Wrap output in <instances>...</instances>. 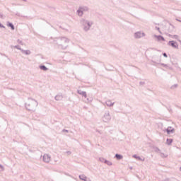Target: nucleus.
<instances>
[{
    "instance_id": "nucleus-10",
    "label": "nucleus",
    "mask_w": 181,
    "mask_h": 181,
    "mask_svg": "<svg viewBox=\"0 0 181 181\" xmlns=\"http://www.w3.org/2000/svg\"><path fill=\"white\" fill-rule=\"evenodd\" d=\"M163 57H168V55L166 54V53H164V54H163Z\"/></svg>"
},
{
    "instance_id": "nucleus-8",
    "label": "nucleus",
    "mask_w": 181,
    "mask_h": 181,
    "mask_svg": "<svg viewBox=\"0 0 181 181\" xmlns=\"http://www.w3.org/2000/svg\"><path fill=\"white\" fill-rule=\"evenodd\" d=\"M168 134H170V132H173V129L170 130L169 128L167 129Z\"/></svg>"
},
{
    "instance_id": "nucleus-4",
    "label": "nucleus",
    "mask_w": 181,
    "mask_h": 181,
    "mask_svg": "<svg viewBox=\"0 0 181 181\" xmlns=\"http://www.w3.org/2000/svg\"><path fill=\"white\" fill-rule=\"evenodd\" d=\"M8 26H9L10 28H11L12 30H13L15 29V27H13V23H9L8 24Z\"/></svg>"
},
{
    "instance_id": "nucleus-2",
    "label": "nucleus",
    "mask_w": 181,
    "mask_h": 181,
    "mask_svg": "<svg viewBox=\"0 0 181 181\" xmlns=\"http://www.w3.org/2000/svg\"><path fill=\"white\" fill-rule=\"evenodd\" d=\"M169 45H171L173 47H177V44L176 42H174L173 41L170 42Z\"/></svg>"
},
{
    "instance_id": "nucleus-9",
    "label": "nucleus",
    "mask_w": 181,
    "mask_h": 181,
    "mask_svg": "<svg viewBox=\"0 0 181 181\" xmlns=\"http://www.w3.org/2000/svg\"><path fill=\"white\" fill-rule=\"evenodd\" d=\"M83 95H84V97H87V94L86 93V92L83 93Z\"/></svg>"
},
{
    "instance_id": "nucleus-6",
    "label": "nucleus",
    "mask_w": 181,
    "mask_h": 181,
    "mask_svg": "<svg viewBox=\"0 0 181 181\" xmlns=\"http://www.w3.org/2000/svg\"><path fill=\"white\" fill-rule=\"evenodd\" d=\"M40 69H41V70H44V71L47 70V68L45 66H40Z\"/></svg>"
},
{
    "instance_id": "nucleus-5",
    "label": "nucleus",
    "mask_w": 181,
    "mask_h": 181,
    "mask_svg": "<svg viewBox=\"0 0 181 181\" xmlns=\"http://www.w3.org/2000/svg\"><path fill=\"white\" fill-rule=\"evenodd\" d=\"M78 15L79 16H83V11L81 10H78Z\"/></svg>"
},
{
    "instance_id": "nucleus-11",
    "label": "nucleus",
    "mask_w": 181,
    "mask_h": 181,
    "mask_svg": "<svg viewBox=\"0 0 181 181\" xmlns=\"http://www.w3.org/2000/svg\"><path fill=\"white\" fill-rule=\"evenodd\" d=\"M106 104H107V105L110 104V101H107Z\"/></svg>"
},
{
    "instance_id": "nucleus-7",
    "label": "nucleus",
    "mask_w": 181,
    "mask_h": 181,
    "mask_svg": "<svg viewBox=\"0 0 181 181\" xmlns=\"http://www.w3.org/2000/svg\"><path fill=\"white\" fill-rule=\"evenodd\" d=\"M115 157L117 158V159H122V156L119 155V154H116Z\"/></svg>"
},
{
    "instance_id": "nucleus-3",
    "label": "nucleus",
    "mask_w": 181,
    "mask_h": 181,
    "mask_svg": "<svg viewBox=\"0 0 181 181\" xmlns=\"http://www.w3.org/2000/svg\"><path fill=\"white\" fill-rule=\"evenodd\" d=\"M172 142H173V140L171 139H167V144L168 145H170V144H172Z\"/></svg>"
},
{
    "instance_id": "nucleus-1",
    "label": "nucleus",
    "mask_w": 181,
    "mask_h": 181,
    "mask_svg": "<svg viewBox=\"0 0 181 181\" xmlns=\"http://www.w3.org/2000/svg\"><path fill=\"white\" fill-rule=\"evenodd\" d=\"M43 160H44V162H47V163L50 162V157L49 156L48 154H45L44 155Z\"/></svg>"
}]
</instances>
